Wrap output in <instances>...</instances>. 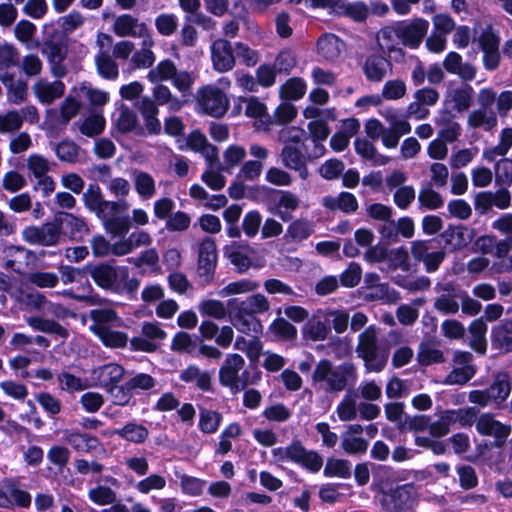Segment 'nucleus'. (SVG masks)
<instances>
[{"label": "nucleus", "instance_id": "39448f33", "mask_svg": "<svg viewBox=\"0 0 512 512\" xmlns=\"http://www.w3.org/2000/svg\"><path fill=\"white\" fill-rule=\"evenodd\" d=\"M128 210L129 204L126 200L111 201L97 217L108 234L120 237L127 234L132 226Z\"/></svg>", "mask_w": 512, "mask_h": 512}, {"label": "nucleus", "instance_id": "dca6fc26", "mask_svg": "<svg viewBox=\"0 0 512 512\" xmlns=\"http://www.w3.org/2000/svg\"><path fill=\"white\" fill-rule=\"evenodd\" d=\"M289 460L300 464L311 472H318L323 466L322 456L313 450H307L299 440L290 444Z\"/></svg>", "mask_w": 512, "mask_h": 512}, {"label": "nucleus", "instance_id": "aec40b11", "mask_svg": "<svg viewBox=\"0 0 512 512\" xmlns=\"http://www.w3.org/2000/svg\"><path fill=\"white\" fill-rule=\"evenodd\" d=\"M211 58L213 67L218 72L230 71L236 63L231 43L222 38H219L212 43Z\"/></svg>", "mask_w": 512, "mask_h": 512}, {"label": "nucleus", "instance_id": "2eb2a0df", "mask_svg": "<svg viewBox=\"0 0 512 512\" xmlns=\"http://www.w3.org/2000/svg\"><path fill=\"white\" fill-rule=\"evenodd\" d=\"M398 25L402 44L412 49L421 44L429 28V22L422 18H415L408 23L399 22Z\"/></svg>", "mask_w": 512, "mask_h": 512}, {"label": "nucleus", "instance_id": "7ed1b4c3", "mask_svg": "<svg viewBox=\"0 0 512 512\" xmlns=\"http://www.w3.org/2000/svg\"><path fill=\"white\" fill-rule=\"evenodd\" d=\"M355 351L364 361L367 372H381L386 367L390 355L389 348L379 343L378 331L374 326L367 327L359 334Z\"/></svg>", "mask_w": 512, "mask_h": 512}, {"label": "nucleus", "instance_id": "69168bd1", "mask_svg": "<svg viewBox=\"0 0 512 512\" xmlns=\"http://www.w3.org/2000/svg\"><path fill=\"white\" fill-rule=\"evenodd\" d=\"M476 373L475 366L454 367L446 376L445 383L449 385H464L470 381Z\"/></svg>", "mask_w": 512, "mask_h": 512}, {"label": "nucleus", "instance_id": "473e14b6", "mask_svg": "<svg viewBox=\"0 0 512 512\" xmlns=\"http://www.w3.org/2000/svg\"><path fill=\"white\" fill-rule=\"evenodd\" d=\"M441 237L447 245L459 249L471 243L473 233L472 230L463 225L455 227L450 226L441 234Z\"/></svg>", "mask_w": 512, "mask_h": 512}, {"label": "nucleus", "instance_id": "6ab92c4d", "mask_svg": "<svg viewBox=\"0 0 512 512\" xmlns=\"http://www.w3.org/2000/svg\"><path fill=\"white\" fill-rule=\"evenodd\" d=\"M376 41L383 53L387 54L389 57H391L392 54H394L395 60L404 57L403 49L398 47V42L401 41L398 23L380 29L376 35Z\"/></svg>", "mask_w": 512, "mask_h": 512}, {"label": "nucleus", "instance_id": "49530a36", "mask_svg": "<svg viewBox=\"0 0 512 512\" xmlns=\"http://www.w3.org/2000/svg\"><path fill=\"white\" fill-rule=\"evenodd\" d=\"M153 45L154 41L150 36L144 38L142 48L136 51L131 58L134 69L149 68L153 65L155 62V56L151 50Z\"/></svg>", "mask_w": 512, "mask_h": 512}, {"label": "nucleus", "instance_id": "a878e982", "mask_svg": "<svg viewBox=\"0 0 512 512\" xmlns=\"http://www.w3.org/2000/svg\"><path fill=\"white\" fill-rule=\"evenodd\" d=\"M344 42L334 34H323L317 41V51L328 61H335L341 55Z\"/></svg>", "mask_w": 512, "mask_h": 512}, {"label": "nucleus", "instance_id": "ddd939ff", "mask_svg": "<svg viewBox=\"0 0 512 512\" xmlns=\"http://www.w3.org/2000/svg\"><path fill=\"white\" fill-rule=\"evenodd\" d=\"M415 502V491L412 485H402L385 493L382 498L383 506L394 512L412 508Z\"/></svg>", "mask_w": 512, "mask_h": 512}, {"label": "nucleus", "instance_id": "4be33fe9", "mask_svg": "<svg viewBox=\"0 0 512 512\" xmlns=\"http://www.w3.org/2000/svg\"><path fill=\"white\" fill-rule=\"evenodd\" d=\"M32 92L40 103L50 105L64 95L65 85L60 80L50 82L40 78L33 84Z\"/></svg>", "mask_w": 512, "mask_h": 512}, {"label": "nucleus", "instance_id": "9d476101", "mask_svg": "<svg viewBox=\"0 0 512 512\" xmlns=\"http://www.w3.org/2000/svg\"><path fill=\"white\" fill-rule=\"evenodd\" d=\"M42 54L47 58L50 64V70L56 78H63L67 74V68L64 60L67 57V46L55 39L45 40L41 47Z\"/></svg>", "mask_w": 512, "mask_h": 512}, {"label": "nucleus", "instance_id": "423d86ee", "mask_svg": "<svg viewBox=\"0 0 512 512\" xmlns=\"http://www.w3.org/2000/svg\"><path fill=\"white\" fill-rule=\"evenodd\" d=\"M22 235L24 240L30 244L48 247L60 244L62 239L61 227L56 221V215L51 222H46L41 226L26 227Z\"/></svg>", "mask_w": 512, "mask_h": 512}, {"label": "nucleus", "instance_id": "f3484780", "mask_svg": "<svg viewBox=\"0 0 512 512\" xmlns=\"http://www.w3.org/2000/svg\"><path fill=\"white\" fill-rule=\"evenodd\" d=\"M229 310H238L241 313L256 316L270 309V302L263 294L257 293L246 297L245 299L232 298L227 302Z\"/></svg>", "mask_w": 512, "mask_h": 512}, {"label": "nucleus", "instance_id": "393cba45", "mask_svg": "<svg viewBox=\"0 0 512 512\" xmlns=\"http://www.w3.org/2000/svg\"><path fill=\"white\" fill-rule=\"evenodd\" d=\"M135 107L143 118L147 133L159 134L161 132V123L157 118L159 110L155 101L148 96H144L135 103Z\"/></svg>", "mask_w": 512, "mask_h": 512}, {"label": "nucleus", "instance_id": "6e6552de", "mask_svg": "<svg viewBox=\"0 0 512 512\" xmlns=\"http://www.w3.org/2000/svg\"><path fill=\"white\" fill-rule=\"evenodd\" d=\"M475 428L480 435L494 437V446L501 448L511 434L512 428L496 420L492 413L481 414L475 422Z\"/></svg>", "mask_w": 512, "mask_h": 512}, {"label": "nucleus", "instance_id": "cd10ccee", "mask_svg": "<svg viewBox=\"0 0 512 512\" xmlns=\"http://www.w3.org/2000/svg\"><path fill=\"white\" fill-rule=\"evenodd\" d=\"M117 130L123 134L135 131L138 135L144 134V129L139 126L136 113L125 105H121L117 110L115 119Z\"/></svg>", "mask_w": 512, "mask_h": 512}, {"label": "nucleus", "instance_id": "5701e85b", "mask_svg": "<svg viewBox=\"0 0 512 512\" xmlns=\"http://www.w3.org/2000/svg\"><path fill=\"white\" fill-rule=\"evenodd\" d=\"M113 32L119 37H144L147 33V26L145 23L139 22L138 18L130 14H122L115 17Z\"/></svg>", "mask_w": 512, "mask_h": 512}, {"label": "nucleus", "instance_id": "e2e57ef3", "mask_svg": "<svg viewBox=\"0 0 512 512\" xmlns=\"http://www.w3.org/2000/svg\"><path fill=\"white\" fill-rule=\"evenodd\" d=\"M297 116L296 107L285 100L275 110L273 117L269 116V124L284 125L287 124Z\"/></svg>", "mask_w": 512, "mask_h": 512}, {"label": "nucleus", "instance_id": "37998d69", "mask_svg": "<svg viewBox=\"0 0 512 512\" xmlns=\"http://www.w3.org/2000/svg\"><path fill=\"white\" fill-rule=\"evenodd\" d=\"M83 202L89 211L98 216L107 206L109 201L103 198L101 189L98 185L90 184L83 193Z\"/></svg>", "mask_w": 512, "mask_h": 512}, {"label": "nucleus", "instance_id": "58836bf2", "mask_svg": "<svg viewBox=\"0 0 512 512\" xmlns=\"http://www.w3.org/2000/svg\"><path fill=\"white\" fill-rule=\"evenodd\" d=\"M334 8L338 13L350 17L356 22H363L369 15V7L363 2L349 3L336 0Z\"/></svg>", "mask_w": 512, "mask_h": 512}, {"label": "nucleus", "instance_id": "f8f14e48", "mask_svg": "<svg viewBox=\"0 0 512 512\" xmlns=\"http://www.w3.org/2000/svg\"><path fill=\"white\" fill-rule=\"evenodd\" d=\"M362 72L367 81L382 82L393 71V64L383 54H370L361 64Z\"/></svg>", "mask_w": 512, "mask_h": 512}, {"label": "nucleus", "instance_id": "2f4dec72", "mask_svg": "<svg viewBox=\"0 0 512 512\" xmlns=\"http://www.w3.org/2000/svg\"><path fill=\"white\" fill-rule=\"evenodd\" d=\"M329 332L330 328L318 315L308 318L302 327L303 338L313 342L324 341Z\"/></svg>", "mask_w": 512, "mask_h": 512}, {"label": "nucleus", "instance_id": "f03ea898", "mask_svg": "<svg viewBox=\"0 0 512 512\" xmlns=\"http://www.w3.org/2000/svg\"><path fill=\"white\" fill-rule=\"evenodd\" d=\"M86 272L98 287L113 293L133 296L140 286L137 278L129 277L127 267H117L111 262L88 263Z\"/></svg>", "mask_w": 512, "mask_h": 512}, {"label": "nucleus", "instance_id": "680f3d73", "mask_svg": "<svg viewBox=\"0 0 512 512\" xmlns=\"http://www.w3.org/2000/svg\"><path fill=\"white\" fill-rule=\"evenodd\" d=\"M246 156V150L244 147L239 145L229 146L223 153L224 164L220 163V169L222 171L229 172L231 168L239 165Z\"/></svg>", "mask_w": 512, "mask_h": 512}, {"label": "nucleus", "instance_id": "ea45409f", "mask_svg": "<svg viewBox=\"0 0 512 512\" xmlns=\"http://www.w3.org/2000/svg\"><path fill=\"white\" fill-rule=\"evenodd\" d=\"M314 231L311 221L300 218L293 221L287 228L284 239L287 242H301L307 239Z\"/></svg>", "mask_w": 512, "mask_h": 512}, {"label": "nucleus", "instance_id": "72a5a7b5", "mask_svg": "<svg viewBox=\"0 0 512 512\" xmlns=\"http://www.w3.org/2000/svg\"><path fill=\"white\" fill-rule=\"evenodd\" d=\"M512 388L511 377L507 372L495 375L492 384L488 387L492 401L501 404L508 398Z\"/></svg>", "mask_w": 512, "mask_h": 512}, {"label": "nucleus", "instance_id": "1a4fd4ad", "mask_svg": "<svg viewBox=\"0 0 512 512\" xmlns=\"http://www.w3.org/2000/svg\"><path fill=\"white\" fill-rule=\"evenodd\" d=\"M198 103L202 111L213 117H222L229 107L225 93L216 87H205L198 92Z\"/></svg>", "mask_w": 512, "mask_h": 512}, {"label": "nucleus", "instance_id": "c9c22d12", "mask_svg": "<svg viewBox=\"0 0 512 512\" xmlns=\"http://www.w3.org/2000/svg\"><path fill=\"white\" fill-rule=\"evenodd\" d=\"M233 326L244 334L259 333L262 324L256 316L241 313L238 310H229Z\"/></svg>", "mask_w": 512, "mask_h": 512}, {"label": "nucleus", "instance_id": "a19ab883", "mask_svg": "<svg viewBox=\"0 0 512 512\" xmlns=\"http://www.w3.org/2000/svg\"><path fill=\"white\" fill-rule=\"evenodd\" d=\"M113 434L118 435L119 437L126 441L135 444H141L147 440L149 436V431L142 424L129 422L125 424L122 428L114 430Z\"/></svg>", "mask_w": 512, "mask_h": 512}, {"label": "nucleus", "instance_id": "c85d7f7f", "mask_svg": "<svg viewBox=\"0 0 512 512\" xmlns=\"http://www.w3.org/2000/svg\"><path fill=\"white\" fill-rule=\"evenodd\" d=\"M20 65V53L18 49L9 43L0 44V79L14 73L12 69Z\"/></svg>", "mask_w": 512, "mask_h": 512}, {"label": "nucleus", "instance_id": "6e6d98bb", "mask_svg": "<svg viewBox=\"0 0 512 512\" xmlns=\"http://www.w3.org/2000/svg\"><path fill=\"white\" fill-rule=\"evenodd\" d=\"M177 71L174 62L170 59L163 60L157 64L156 67L152 68L147 78L151 83H160L172 79Z\"/></svg>", "mask_w": 512, "mask_h": 512}, {"label": "nucleus", "instance_id": "4468645a", "mask_svg": "<svg viewBox=\"0 0 512 512\" xmlns=\"http://www.w3.org/2000/svg\"><path fill=\"white\" fill-rule=\"evenodd\" d=\"M270 211L277 214L284 222L290 221L294 211L299 207L300 199L294 193L284 190H274L270 196Z\"/></svg>", "mask_w": 512, "mask_h": 512}, {"label": "nucleus", "instance_id": "603ef678", "mask_svg": "<svg viewBox=\"0 0 512 512\" xmlns=\"http://www.w3.org/2000/svg\"><path fill=\"white\" fill-rule=\"evenodd\" d=\"M25 256V249L18 246H7L1 252V257L4 260V268L12 270L17 274H22L23 269L20 259Z\"/></svg>", "mask_w": 512, "mask_h": 512}, {"label": "nucleus", "instance_id": "7c9ffc66", "mask_svg": "<svg viewBox=\"0 0 512 512\" xmlns=\"http://www.w3.org/2000/svg\"><path fill=\"white\" fill-rule=\"evenodd\" d=\"M7 89L8 101L14 105H19L26 101L28 96V84L22 79H16L15 74L0 79Z\"/></svg>", "mask_w": 512, "mask_h": 512}, {"label": "nucleus", "instance_id": "5fc2aeb1", "mask_svg": "<svg viewBox=\"0 0 512 512\" xmlns=\"http://www.w3.org/2000/svg\"><path fill=\"white\" fill-rule=\"evenodd\" d=\"M95 335L98 336L103 345L110 348H124L129 341L125 332L114 330L112 327L101 329Z\"/></svg>", "mask_w": 512, "mask_h": 512}, {"label": "nucleus", "instance_id": "bb28decb", "mask_svg": "<svg viewBox=\"0 0 512 512\" xmlns=\"http://www.w3.org/2000/svg\"><path fill=\"white\" fill-rule=\"evenodd\" d=\"M443 67L452 74L458 75L465 81L475 78L476 69L469 63H463L462 57L456 52H450L443 61Z\"/></svg>", "mask_w": 512, "mask_h": 512}, {"label": "nucleus", "instance_id": "4d7b16f0", "mask_svg": "<svg viewBox=\"0 0 512 512\" xmlns=\"http://www.w3.org/2000/svg\"><path fill=\"white\" fill-rule=\"evenodd\" d=\"M386 262L388 269L392 271L399 269L403 272H409L411 269L409 255L404 247L390 250Z\"/></svg>", "mask_w": 512, "mask_h": 512}, {"label": "nucleus", "instance_id": "a211bd4d", "mask_svg": "<svg viewBox=\"0 0 512 512\" xmlns=\"http://www.w3.org/2000/svg\"><path fill=\"white\" fill-rule=\"evenodd\" d=\"M56 221L61 227V236H67L71 240L81 241L89 233L86 222L74 214L68 212H57Z\"/></svg>", "mask_w": 512, "mask_h": 512}, {"label": "nucleus", "instance_id": "09e8293b", "mask_svg": "<svg viewBox=\"0 0 512 512\" xmlns=\"http://www.w3.org/2000/svg\"><path fill=\"white\" fill-rule=\"evenodd\" d=\"M134 186L143 199H150L156 193V184L153 177L144 171L134 170L133 171Z\"/></svg>", "mask_w": 512, "mask_h": 512}, {"label": "nucleus", "instance_id": "0eeeda50", "mask_svg": "<svg viewBox=\"0 0 512 512\" xmlns=\"http://www.w3.org/2000/svg\"><path fill=\"white\" fill-rule=\"evenodd\" d=\"M217 264V248L215 241L210 237H205L198 248V275L203 284H208L213 280Z\"/></svg>", "mask_w": 512, "mask_h": 512}, {"label": "nucleus", "instance_id": "4c0bfd02", "mask_svg": "<svg viewBox=\"0 0 512 512\" xmlns=\"http://www.w3.org/2000/svg\"><path fill=\"white\" fill-rule=\"evenodd\" d=\"M89 317L93 321V324L90 326V330L94 334L98 333L101 329L111 327V324L119 320L116 311L111 308L93 309L90 311Z\"/></svg>", "mask_w": 512, "mask_h": 512}, {"label": "nucleus", "instance_id": "338daca9", "mask_svg": "<svg viewBox=\"0 0 512 512\" xmlns=\"http://www.w3.org/2000/svg\"><path fill=\"white\" fill-rule=\"evenodd\" d=\"M79 146L70 140H64L55 146V153L59 160L74 163L79 156Z\"/></svg>", "mask_w": 512, "mask_h": 512}, {"label": "nucleus", "instance_id": "a18cd8bd", "mask_svg": "<svg viewBox=\"0 0 512 512\" xmlns=\"http://www.w3.org/2000/svg\"><path fill=\"white\" fill-rule=\"evenodd\" d=\"M156 84L153 88V100L156 105H167L170 111H179L186 101L173 96L167 86L159 83Z\"/></svg>", "mask_w": 512, "mask_h": 512}, {"label": "nucleus", "instance_id": "de8ad7c7", "mask_svg": "<svg viewBox=\"0 0 512 512\" xmlns=\"http://www.w3.org/2000/svg\"><path fill=\"white\" fill-rule=\"evenodd\" d=\"M468 124L473 128L490 131L497 125V117L493 110L476 109L469 114Z\"/></svg>", "mask_w": 512, "mask_h": 512}, {"label": "nucleus", "instance_id": "f704fd0d", "mask_svg": "<svg viewBox=\"0 0 512 512\" xmlns=\"http://www.w3.org/2000/svg\"><path fill=\"white\" fill-rule=\"evenodd\" d=\"M323 206L332 211L341 210L349 214L358 209V202L352 193L341 192L337 197H324Z\"/></svg>", "mask_w": 512, "mask_h": 512}, {"label": "nucleus", "instance_id": "b1692460", "mask_svg": "<svg viewBox=\"0 0 512 512\" xmlns=\"http://www.w3.org/2000/svg\"><path fill=\"white\" fill-rule=\"evenodd\" d=\"M280 158L283 165L291 170L299 173L300 178L306 179L308 177L307 160L308 155L304 154L301 149L293 145H285L280 153Z\"/></svg>", "mask_w": 512, "mask_h": 512}, {"label": "nucleus", "instance_id": "8fccbe9b", "mask_svg": "<svg viewBox=\"0 0 512 512\" xmlns=\"http://www.w3.org/2000/svg\"><path fill=\"white\" fill-rule=\"evenodd\" d=\"M355 150L363 159L373 161L374 165H384L389 158L377 155L375 146L367 139L357 138L354 142Z\"/></svg>", "mask_w": 512, "mask_h": 512}, {"label": "nucleus", "instance_id": "3c124183", "mask_svg": "<svg viewBox=\"0 0 512 512\" xmlns=\"http://www.w3.org/2000/svg\"><path fill=\"white\" fill-rule=\"evenodd\" d=\"M476 412V409L473 407L458 410H445L441 412L439 417L441 418L445 426L450 430V426L455 424L456 422H460L462 426L469 424V418L475 417Z\"/></svg>", "mask_w": 512, "mask_h": 512}, {"label": "nucleus", "instance_id": "13d9d810", "mask_svg": "<svg viewBox=\"0 0 512 512\" xmlns=\"http://www.w3.org/2000/svg\"><path fill=\"white\" fill-rule=\"evenodd\" d=\"M306 85L300 78H291L280 87V97L283 100H298L305 94Z\"/></svg>", "mask_w": 512, "mask_h": 512}, {"label": "nucleus", "instance_id": "f257e3e1", "mask_svg": "<svg viewBox=\"0 0 512 512\" xmlns=\"http://www.w3.org/2000/svg\"><path fill=\"white\" fill-rule=\"evenodd\" d=\"M357 380V367L351 361L334 366L329 359H321L311 374V386L316 391L338 393Z\"/></svg>", "mask_w": 512, "mask_h": 512}, {"label": "nucleus", "instance_id": "052dcab7", "mask_svg": "<svg viewBox=\"0 0 512 512\" xmlns=\"http://www.w3.org/2000/svg\"><path fill=\"white\" fill-rule=\"evenodd\" d=\"M222 420V415L213 410L200 409L199 428L203 433L211 434L217 431Z\"/></svg>", "mask_w": 512, "mask_h": 512}, {"label": "nucleus", "instance_id": "c756f323", "mask_svg": "<svg viewBox=\"0 0 512 512\" xmlns=\"http://www.w3.org/2000/svg\"><path fill=\"white\" fill-rule=\"evenodd\" d=\"M179 378L185 383H194L202 391H210L212 388V376L208 371H202L195 365H190L181 371Z\"/></svg>", "mask_w": 512, "mask_h": 512}, {"label": "nucleus", "instance_id": "c03bdc74", "mask_svg": "<svg viewBox=\"0 0 512 512\" xmlns=\"http://www.w3.org/2000/svg\"><path fill=\"white\" fill-rule=\"evenodd\" d=\"M27 323L34 330H37V331L54 334L63 339H66L69 336L67 329L52 319H45V318H41V317H30L27 319Z\"/></svg>", "mask_w": 512, "mask_h": 512}, {"label": "nucleus", "instance_id": "774afa93", "mask_svg": "<svg viewBox=\"0 0 512 512\" xmlns=\"http://www.w3.org/2000/svg\"><path fill=\"white\" fill-rule=\"evenodd\" d=\"M407 87L402 79L387 81L382 88V97L386 100H398L405 96Z\"/></svg>", "mask_w": 512, "mask_h": 512}, {"label": "nucleus", "instance_id": "79ce46f5", "mask_svg": "<svg viewBox=\"0 0 512 512\" xmlns=\"http://www.w3.org/2000/svg\"><path fill=\"white\" fill-rule=\"evenodd\" d=\"M95 64L98 74L107 80H115L119 75L118 64L114 58L100 50L95 56Z\"/></svg>", "mask_w": 512, "mask_h": 512}, {"label": "nucleus", "instance_id": "864d4df0", "mask_svg": "<svg viewBox=\"0 0 512 512\" xmlns=\"http://www.w3.org/2000/svg\"><path fill=\"white\" fill-rule=\"evenodd\" d=\"M417 360L420 365L428 366L434 363H443L445 357L444 353L433 344L422 342L419 345Z\"/></svg>", "mask_w": 512, "mask_h": 512}, {"label": "nucleus", "instance_id": "412c9836", "mask_svg": "<svg viewBox=\"0 0 512 512\" xmlns=\"http://www.w3.org/2000/svg\"><path fill=\"white\" fill-rule=\"evenodd\" d=\"M124 368L116 363H108L94 368L91 371V381L94 386L105 388L106 390L118 384L123 376Z\"/></svg>", "mask_w": 512, "mask_h": 512}, {"label": "nucleus", "instance_id": "bf43d9fd", "mask_svg": "<svg viewBox=\"0 0 512 512\" xmlns=\"http://www.w3.org/2000/svg\"><path fill=\"white\" fill-rule=\"evenodd\" d=\"M324 475L328 477L337 476L343 479H348L351 476V465L348 460L328 458L325 468Z\"/></svg>", "mask_w": 512, "mask_h": 512}, {"label": "nucleus", "instance_id": "0e129e2a", "mask_svg": "<svg viewBox=\"0 0 512 512\" xmlns=\"http://www.w3.org/2000/svg\"><path fill=\"white\" fill-rule=\"evenodd\" d=\"M341 439V447L347 454H364L369 446L368 441L362 437L342 434Z\"/></svg>", "mask_w": 512, "mask_h": 512}, {"label": "nucleus", "instance_id": "9b49d317", "mask_svg": "<svg viewBox=\"0 0 512 512\" xmlns=\"http://www.w3.org/2000/svg\"><path fill=\"white\" fill-rule=\"evenodd\" d=\"M435 290L440 293L435 298L433 307L442 314L454 315L459 311L458 299H460L461 290L453 282L438 283Z\"/></svg>", "mask_w": 512, "mask_h": 512}, {"label": "nucleus", "instance_id": "e433bc0d", "mask_svg": "<svg viewBox=\"0 0 512 512\" xmlns=\"http://www.w3.org/2000/svg\"><path fill=\"white\" fill-rule=\"evenodd\" d=\"M65 440L78 452H91L101 447L97 437L86 433L69 432L66 434Z\"/></svg>", "mask_w": 512, "mask_h": 512}, {"label": "nucleus", "instance_id": "20e7f679", "mask_svg": "<svg viewBox=\"0 0 512 512\" xmlns=\"http://www.w3.org/2000/svg\"><path fill=\"white\" fill-rule=\"evenodd\" d=\"M245 360L236 353L227 354L219 369V382L228 387L232 394L245 390L249 385V373L244 370Z\"/></svg>", "mask_w": 512, "mask_h": 512}]
</instances>
